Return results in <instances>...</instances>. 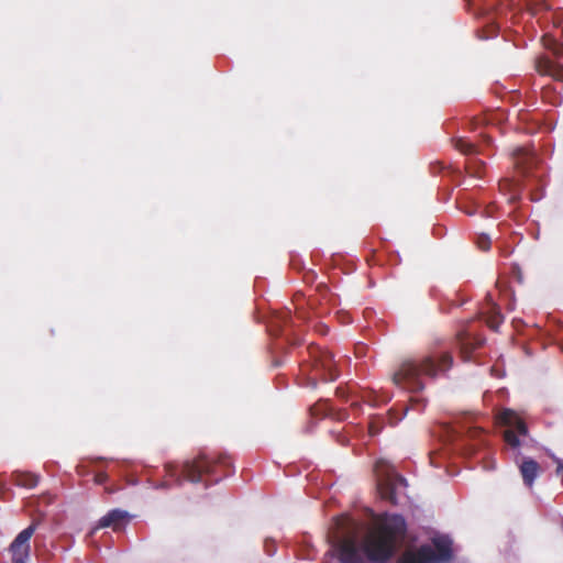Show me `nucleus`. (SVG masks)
<instances>
[{"label": "nucleus", "mask_w": 563, "mask_h": 563, "mask_svg": "<svg viewBox=\"0 0 563 563\" xmlns=\"http://www.w3.org/2000/svg\"><path fill=\"white\" fill-rule=\"evenodd\" d=\"M375 476L377 490L382 498L396 504L398 496L407 486L406 479L399 476L394 471V467L385 460H379L376 462Z\"/></svg>", "instance_id": "20e7f679"}, {"label": "nucleus", "mask_w": 563, "mask_h": 563, "mask_svg": "<svg viewBox=\"0 0 563 563\" xmlns=\"http://www.w3.org/2000/svg\"><path fill=\"white\" fill-rule=\"evenodd\" d=\"M456 147L464 154H473L476 152V147L473 143L462 139L457 141Z\"/></svg>", "instance_id": "f8f14e48"}, {"label": "nucleus", "mask_w": 563, "mask_h": 563, "mask_svg": "<svg viewBox=\"0 0 563 563\" xmlns=\"http://www.w3.org/2000/svg\"><path fill=\"white\" fill-rule=\"evenodd\" d=\"M336 525L343 531L333 534L331 547L341 563H364V558L376 563L386 562L395 554L406 532L401 516L386 514L376 519L358 545L351 536L353 527L347 519H340Z\"/></svg>", "instance_id": "f257e3e1"}, {"label": "nucleus", "mask_w": 563, "mask_h": 563, "mask_svg": "<svg viewBox=\"0 0 563 563\" xmlns=\"http://www.w3.org/2000/svg\"><path fill=\"white\" fill-rule=\"evenodd\" d=\"M500 323L501 316L498 311H495L494 314L487 320V324L494 330H497Z\"/></svg>", "instance_id": "ddd939ff"}, {"label": "nucleus", "mask_w": 563, "mask_h": 563, "mask_svg": "<svg viewBox=\"0 0 563 563\" xmlns=\"http://www.w3.org/2000/svg\"><path fill=\"white\" fill-rule=\"evenodd\" d=\"M36 530V523H32L22 530L10 545L12 563H27L30 558V539Z\"/></svg>", "instance_id": "423d86ee"}, {"label": "nucleus", "mask_w": 563, "mask_h": 563, "mask_svg": "<svg viewBox=\"0 0 563 563\" xmlns=\"http://www.w3.org/2000/svg\"><path fill=\"white\" fill-rule=\"evenodd\" d=\"M103 478H104V476H103V475L98 476V482H100V483H101V482L103 481Z\"/></svg>", "instance_id": "6ab92c4d"}, {"label": "nucleus", "mask_w": 563, "mask_h": 563, "mask_svg": "<svg viewBox=\"0 0 563 563\" xmlns=\"http://www.w3.org/2000/svg\"><path fill=\"white\" fill-rule=\"evenodd\" d=\"M544 44H545V46H548L549 48L553 49L555 54H559V53H560L559 47H556V46H555V47H552V46H550V45L548 44V42H545Z\"/></svg>", "instance_id": "f3484780"}, {"label": "nucleus", "mask_w": 563, "mask_h": 563, "mask_svg": "<svg viewBox=\"0 0 563 563\" xmlns=\"http://www.w3.org/2000/svg\"><path fill=\"white\" fill-rule=\"evenodd\" d=\"M551 457L553 459V461L558 465L556 473L563 477V460H561V459H559V457H556L554 455H551Z\"/></svg>", "instance_id": "4468645a"}, {"label": "nucleus", "mask_w": 563, "mask_h": 563, "mask_svg": "<svg viewBox=\"0 0 563 563\" xmlns=\"http://www.w3.org/2000/svg\"><path fill=\"white\" fill-rule=\"evenodd\" d=\"M479 244V247L483 249V250H486L488 249V244H489V241L488 239L485 236V238H482L478 242Z\"/></svg>", "instance_id": "dca6fc26"}, {"label": "nucleus", "mask_w": 563, "mask_h": 563, "mask_svg": "<svg viewBox=\"0 0 563 563\" xmlns=\"http://www.w3.org/2000/svg\"><path fill=\"white\" fill-rule=\"evenodd\" d=\"M518 465L523 483L531 487L539 475L540 465L532 459H523Z\"/></svg>", "instance_id": "1a4fd4ad"}, {"label": "nucleus", "mask_w": 563, "mask_h": 563, "mask_svg": "<svg viewBox=\"0 0 563 563\" xmlns=\"http://www.w3.org/2000/svg\"><path fill=\"white\" fill-rule=\"evenodd\" d=\"M15 481L19 486L33 488L37 485L38 477L34 474H19Z\"/></svg>", "instance_id": "9b49d317"}, {"label": "nucleus", "mask_w": 563, "mask_h": 563, "mask_svg": "<svg viewBox=\"0 0 563 563\" xmlns=\"http://www.w3.org/2000/svg\"><path fill=\"white\" fill-rule=\"evenodd\" d=\"M210 472V463L205 459H199L184 464V473L188 481L199 482L203 473Z\"/></svg>", "instance_id": "6e6552de"}, {"label": "nucleus", "mask_w": 563, "mask_h": 563, "mask_svg": "<svg viewBox=\"0 0 563 563\" xmlns=\"http://www.w3.org/2000/svg\"><path fill=\"white\" fill-rule=\"evenodd\" d=\"M433 548L423 545L417 551H407L398 563H441L453 554V542L448 536H437L432 540Z\"/></svg>", "instance_id": "7ed1b4c3"}, {"label": "nucleus", "mask_w": 563, "mask_h": 563, "mask_svg": "<svg viewBox=\"0 0 563 563\" xmlns=\"http://www.w3.org/2000/svg\"><path fill=\"white\" fill-rule=\"evenodd\" d=\"M130 518L131 516L128 511L113 509L99 520L98 525L92 529L91 534L101 528L112 527L114 530H118L125 525Z\"/></svg>", "instance_id": "0eeeda50"}, {"label": "nucleus", "mask_w": 563, "mask_h": 563, "mask_svg": "<svg viewBox=\"0 0 563 563\" xmlns=\"http://www.w3.org/2000/svg\"><path fill=\"white\" fill-rule=\"evenodd\" d=\"M451 365L452 357L448 353L426 356L422 360H408L394 374L393 380L408 391H420L424 388L423 375L435 377L439 373L449 369Z\"/></svg>", "instance_id": "f03ea898"}, {"label": "nucleus", "mask_w": 563, "mask_h": 563, "mask_svg": "<svg viewBox=\"0 0 563 563\" xmlns=\"http://www.w3.org/2000/svg\"><path fill=\"white\" fill-rule=\"evenodd\" d=\"M369 431L372 434H376L378 432V430L374 429L373 426H371Z\"/></svg>", "instance_id": "a211bd4d"}, {"label": "nucleus", "mask_w": 563, "mask_h": 563, "mask_svg": "<svg viewBox=\"0 0 563 563\" xmlns=\"http://www.w3.org/2000/svg\"><path fill=\"white\" fill-rule=\"evenodd\" d=\"M498 421L507 428L504 431V440L516 451V463H518L519 449L527 444L529 438L528 429L521 418L510 409L501 411Z\"/></svg>", "instance_id": "39448f33"}, {"label": "nucleus", "mask_w": 563, "mask_h": 563, "mask_svg": "<svg viewBox=\"0 0 563 563\" xmlns=\"http://www.w3.org/2000/svg\"><path fill=\"white\" fill-rule=\"evenodd\" d=\"M538 69L542 74L549 75L556 80L563 81V67L549 59L540 60L538 64Z\"/></svg>", "instance_id": "9d476101"}, {"label": "nucleus", "mask_w": 563, "mask_h": 563, "mask_svg": "<svg viewBox=\"0 0 563 563\" xmlns=\"http://www.w3.org/2000/svg\"><path fill=\"white\" fill-rule=\"evenodd\" d=\"M551 457L553 459V461L558 465L556 473L563 477V460H561V459H559V457H556L554 455H551Z\"/></svg>", "instance_id": "2eb2a0df"}]
</instances>
